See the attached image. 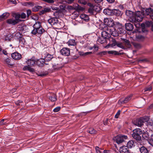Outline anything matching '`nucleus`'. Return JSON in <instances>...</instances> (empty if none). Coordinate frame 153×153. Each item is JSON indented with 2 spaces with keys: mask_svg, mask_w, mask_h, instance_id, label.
<instances>
[{
  "mask_svg": "<svg viewBox=\"0 0 153 153\" xmlns=\"http://www.w3.org/2000/svg\"><path fill=\"white\" fill-rule=\"evenodd\" d=\"M117 46L118 47H120L122 49L124 48V47L123 46L121 43H118L117 44Z\"/></svg>",
  "mask_w": 153,
  "mask_h": 153,
  "instance_id": "603ef678",
  "label": "nucleus"
},
{
  "mask_svg": "<svg viewBox=\"0 0 153 153\" xmlns=\"http://www.w3.org/2000/svg\"><path fill=\"white\" fill-rule=\"evenodd\" d=\"M141 118L143 123L145 122H148L149 121V118L148 117H144Z\"/></svg>",
  "mask_w": 153,
  "mask_h": 153,
  "instance_id": "58836bf2",
  "label": "nucleus"
},
{
  "mask_svg": "<svg viewBox=\"0 0 153 153\" xmlns=\"http://www.w3.org/2000/svg\"><path fill=\"white\" fill-rule=\"evenodd\" d=\"M27 65L25 66L23 68L24 71H28L30 72L35 71V70L32 67L36 65V60L34 58H32L26 61Z\"/></svg>",
  "mask_w": 153,
  "mask_h": 153,
  "instance_id": "f03ea898",
  "label": "nucleus"
},
{
  "mask_svg": "<svg viewBox=\"0 0 153 153\" xmlns=\"http://www.w3.org/2000/svg\"><path fill=\"white\" fill-rule=\"evenodd\" d=\"M136 38L137 40L138 41H142L144 39V37L141 35H136Z\"/></svg>",
  "mask_w": 153,
  "mask_h": 153,
  "instance_id": "72a5a7b5",
  "label": "nucleus"
},
{
  "mask_svg": "<svg viewBox=\"0 0 153 153\" xmlns=\"http://www.w3.org/2000/svg\"><path fill=\"white\" fill-rule=\"evenodd\" d=\"M141 153H149L148 149L144 146H142L140 149Z\"/></svg>",
  "mask_w": 153,
  "mask_h": 153,
  "instance_id": "a878e982",
  "label": "nucleus"
},
{
  "mask_svg": "<svg viewBox=\"0 0 153 153\" xmlns=\"http://www.w3.org/2000/svg\"><path fill=\"white\" fill-rule=\"evenodd\" d=\"M74 0H66V2L69 4H71L73 2Z\"/></svg>",
  "mask_w": 153,
  "mask_h": 153,
  "instance_id": "6e6d98bb",
  "label": "nucleus"
},
{
  "mask_svg": "<svg viewBox=\"0 0 153 153\" xmlns=\"http://www.w3.org/2000/svg\"><path fill=\"white\" fill-rule=\"evenodd\" d=\"M11 57L14 59L16 60H19L22 58V56L18 52H14L11 54Z\"/></svg>",
  "mask_w": 153,
  "mask_h": 153,
  "instance_id": "4468645a",
  "label": "nucleus"
},
{
  "mask_svg": "<svg viewBox=\"0 0 153 153\" xmlns=\"http://www.w3.org/2000/svg\"><path fill=\"white\" fill-rule=\"evenodd\" d=\"M119 32L116 30H115L114 28H110V35H111L114 37H117L118 36Z\"/></svg>",
  "mask_w": 153,
  "mask_h": 153,
  "instance_id": "a211bd4d",
  "label": "nucleus"
},
{
  "mask_svg": "<svg viewBox=\"0 0 153 153\" xmlns=\"http://www.w3.org/2000/svg\"><path fill=\"white\" fill-rule=\"evenodd\" d=\"M80 17L82 19H83L85 21H88L89 19L88 16L85 14H82L80 16Z\"/></svg>",
  "mask_w": 153,
  "mask_h": 153,
  "instance_id": "cd10ccee",
  "label": "nucleus"
},
{
  "mask_svg": "<svg viewBox=\"0 0 153 153\" xmlns=\"http://www.w3.org/2000/svg\"><path fill=\"white\" fill-rule=\"evenodd\" d=\"M101 35L104 38H109L110 36V28L107 27H104L102 30Z\"/></svg>",
  "mask_w": 153,
  "mask_h": 153,
  "instance_id": "20e7f679",
  "label": "nucleus"
},
{
  "mask_svg": "<svg viewBox=\"0 0 153 153\" xmlns=\"http://www.w3.org/2000/svg\"><path fill=\"white\" fill-rule=\"evenodd\" d=\"M4 39L6 41H10V38L8 35H6L5 36Z\"/></svg>",
  "mask_w": 153,
  "mask_h": 153,
  "instance_id": "3c124183",
  "label": "nucleus"
},
{
  "mask_svg": "<svg viewBox=\"0 0 153 153\" xmlns=\"http://www.w3.org/2000/svg\"><path fill=\"white\" fill-rule=\"evenodd\" d=\"M42 57L44 58L45 61H49L53 58V55L48 53L46 52H43L42 54Z\"/></svg>",
  "mask_w": 153,
  "mask_h": 153,
  "instance_id": "6e6552de",
  "label": "nucleus"
},
{
  "mask_svg": "<svg viewBox=\"0 0 153 153\" xmlns=\"http://www.w3.org/2000/svg\"><path fill=\"white\" fill-rule=\"evenodd\" d=\"M132 94H131L126 97L123 101V103H126L128 101L130 100L131 99V98L132 97Z\"/></svg>",
  "mask_w": 153,
  "mask_h": 153,
  "instance_id": "473e14b6",
  "label": "nucleus"
},
{
  "mask_svg": "<svg viewBox=\"0 0 153 153\" xmlns=\"http://www.w3.org/2000/svg\"><path fill=\"white\" fill-rule=\"evenodd\" d=\"M125 13L129 21L133 23L142 21L144 17L143 13L140 11H137L134 14L131 11L127 10Z\"/></svg>",
  "mask_w": 153,
  "mask_h": 153,
  "instance_id": "f257e3e1",
  "label": "nucleus"
},
{
  "mask_svg": "<svg viewBox=\"0 0 153 153\" xmlns=\"http://www.w3.org/2000/svg\"><path fill=\"white\" fill-rule=\"evenodd\" d=\"M124 41L127 47L130 48L131 47V44L130 42L128 40L124 39Z\"/></svg>",
  "mask_w": 153,
  "mask_h": 153,
  "instance_id": "e433bc0d",
  "label": "nucleus"
},
{
  "mask_svg": "<svg viewBox=\"0 0 153 153\" xmlns=\"http://www.w3.org/2000/svg\"><path fill=\"white\" fill-rule=\"evenodd\" d=\"M9 15L10 14L8 13H3L0 16V22L6 19L9 16Z\"/></svg>",
  "mask_w": 153,
  "mask_h": 153,
  "instance_id": "aec40b11",
  "label": "nucleus"
},
{
  "mask_svg": "<svg viewBox=\"0 0 153 153\" xmlns=\"http://www.w3.org/2000/svg\"><path fill=\"white\" fill-rule=\"evenodd\" d=\"M133 45L134 47L136 48L139 49L141 47V45L137 43H134Z\"/></svg>",
  "mask_w": 153,
  "mask_h": 153,
  "instance_id": "79ce46f5",
  "label": "nucleus"
},
{
  "mask_svg": "<svg viewBox=\"0 0 153 153\" xmlns=\"http://www.w3.org/2000/svg\"><path fill=\"white\" fill-rule=\"evenodd\" d=\"M59 12L56 11L55 13H54V14L55 16H56V17H58V15L59 14Z\"/></svg>",
  "mask_w": 153,
  "mask_h": 153,
  "instance_id": "774afa93",
  "label": "nucleus"
},
{
  "mask_svg": "<svg viewBox=\"0 0 153 153\" xmlns=\"http://www.w3.org/2000/svg\"><path fill=\"white\" fill-rule=\"evenodd\" d=\"M45 2H47L50 4H53L54 2L53 0H42Z\"/></svg>",
  "mask_w": 153,
  "mask_h": 153,
  "instance_id": "a18cd8bd",
  "label": "nucleus"
},
{
  "mask_svg": "<svg viewBox=\"0 0 153 153\" xmlns=\"http://www.w3.org/2000/svg\"><path fill=\"white\" fill-rule=\"evenodd\" d=\"M134 123L135 125L140 127L143 125V123L142 118L140 117L134 121Z\"/></svg>",
  "mask_w": 153,
  "mask_h": 153,
  "instance_id": "2eb2a0df",
  "label": "nucleus"
},
{
  "mask_svg": "<svg viewBox=\"0 0 153 153\" xmlns=\"http://www.w3.org/2000/svg\"><path fill=\"white\" fill-rule=\"evenodd\" d=\"M104 22L105 24L107 25L109 28L114 27L115 23L113 19H109L108 18L105 19L104 20Z\"/></svg>",
  "mask_w": 153,
  "mask_h": 153,
  "instance_id": "0eeeda50",
  "label": "nucleus"
},
{
  "mask_svg": "<svg viewBox=\"0 0 153 153\" xmlns=\"http://www.w3.org/2000/svg\"><path fill=\"white\" fill-rule=\"evenodd\" d=\"M127 137L126 135H120L117 137L116 139V142L117 144L121 143L124 141L125 139H126Z\"/></svg>",
  "mask_w": 153,
  "mask_h": 153,
  "instance_id": "9d476101",
  "label": "nucleus"
},
{
  "mask_svg": "<svg viewBox=\"0 0 153 153\" xmlns=\"http://www.w3.org/2000/svg\"><path fill=\"white\" fill-rule=\"evenodd\" d=\"M78 2L84 5L87 4V2L84 0H79Z\"/></svg>",
  "mask_w": 153,
  "mask_h": 153,
  "instance_id": "37998d69",
  "label": "nucleus"
},
{
  "mask_svg": "<svg viewBox=\"0 0 153 153\" xmlns=\"http://www.w3.org/2000/svg\"><path fill=\"white\" fill-rule=\"evenodd\" d=\"M60 53L65 56H68L70 55V51L69 49L66 48H62L60 51Z\"/></svg>",
  "mask_w": 153,
  "mask_h": 153,
  "instance_id": "9b49d317",
  "label": "nucleus"
},
{
  "mask_svg": "<svg viewBox=\"0 0 153 153\" xmlns=\"http://www.w3.org/2000/svg\"><path fill=\"white\" fill-rule=\"evenodd\" d=\"M3 53L5 55H7L8 53L7 51L4 50H3Z\"/></svg>",
  "mask_w": 153,
  "mask_h": 153,
  "instance_id": "338daca9",
  "label": "nucleus"
},
{
  "mask_svg": "<svg viewBox=\"0 0 153 153\" xmlns=\"http://www.w3.org/2000/svg\"><path fill=\"white\" fill-rule=\"evenodd\" d=\"M125 25L126 28L128 31H130L132 30L134 27L133 25L130 23H126Z\"/></svg>",
  "mask_w": 153,
  "mask_h": 153,
  "instance_id": "4be33fe9",
  "label": "nucleus"
},
{
  "mask_svg": "<svg viewBox=\"0 0 153 153\" xmlns=\"http://www.w3.org/2000/svg\"><path fill=\"white\" fill-rule=\"evenodd\" d=\"M92 53V52H88L85 53V56L88 55V54H91Z\"/></svg>",
  "mask_w": 153,
  "mask_h": 153,
  "instance_id": "0e129e2a",
  "label": "nucleus"
},
{
  "mask_svg": "<svg viewBox=\"0 0 153 153\" xmlns=\"http://www.w3.org/2000/svg\"><path fill=\"white\" fill-rule=\"evenodd\" d=\"M123 27H124L122 26V25L118 22H115L114 27V30L118 31L120 34L123 33L124 32V30H123Z\"/></svg>",
  "mask_w": 153,
  "mask_h": 153,
  "instance_id": "423d86ee",
  "label": "nucleus"
},
{
  "mask_svg": "<svg viewBox=\"0 0 153 153\" xmlns=\"http://www.w3.org/2000/svg\"><path fill=\"white\" fill-rule=\"evenodd\" d=\"M149 143L153 147V134L151 135L150 139L149 140Z\"/></svg>",
  "mask_w": 153,
  "mask_h": 153,
  "instance_id": "c9c22d12",
  "label": "nucleus"
},
{
  "mask_svg": "<svg viewBox=\"0 0 153 153\" xmlns=\"http://www.w3.org/2000/svg\"><path fill=\"white\" fill-rule=\"evenodd\" d=\"M97 41L98 42H99L101 44H103L105 42L106 39L103 38V37H100L98 39Z\"/></svg>",
  "mask_w": 153,
  "mask_h": 153,
  "instance_id": "c756f323",
  "label": "nucleus"
},
{
  "mask_svg": "<svg viewBox=\"0 0 153 153\" xmlns=\"http://www.w3.org/2000/svg\"><path fill=\"white\" fill-rule=\"evenodd\" d=\"M100 8L97 6H94L93 7H90L88 10V12L91 15H93L96 12L100 11Z\"/></svg>",
  "mask_w": 153,
  "mask_h": 153,
  "instance_id": "1a4fd4ad",
  "label": "nucleus"
},
{
  "mask_svg": "<svg viewBox=\"0 0 153 153\" xmlns=\"http://www.w3.org/2000/svg\"><path fill=\"white\" fill-rule=\"evenodd\" d=\"M145 14L146 15L150 16L151 17L153 15V7L146 9L145 10Z\"/></svg>",
  "mask_w": 153,
  "mask_h": 153,
  "instance_id": "6ab92c4d",
  "label": "nucleus"
},
{
  "mask_svg": "<svg viewBox=\"0 0 153 153\" xmlns=\"http://www.w3.org/2000/svg\"><path fill=\"white\" fill-rule=\"evenodd\" d=\"M60 107H58L55 108L53 110L54 112H57L59 111L60 110Z\"/></svg>",
  "mask_w": 153,
  "mask_h": 153,
  "instance_id": "de8ad7c7",
  "label": "nucleus"
},
{
  "mask_svg": "<svg viewBox=\"0 0 153 153\" xmlns=\"http://www.w3.org/2000/svg\"><path fill=\"white\" fill-rule=\"evenodd\" d=\"M88 131L89 133L91 134H95L96 132V131H95L94 129L93 128H89Z\"/></svg>",
  "mask_w": 153,
  "mask_h": 153,
  "instance_id": "f704fd0d",
  "label": "nucleus"
},
{
  "mask_svg": "<svg viewBox=\"0 0 153 153\" xmlns=\"http://www.w3.org/2000/svg\"><path fill=\"white\" fill-rule=\"evenodd\" d=\"M67 9L68 11H71L75 10V8L71 6H68L67 7Z\"/></svg>",
  "mask_w": 153,
  "mask_h": 153,
  "instance_id": "a19ab883",
  "label": "nucleus"
},
{
  "mask_svg": "<svg viewBox=\"0 0 153 153\" xmlns=\"http://www.w3.org/2000/svg\"><path fill=\"white\" fill-rule=\"evenodd\" d=\"M72 17V19H75L78 17L79 16V13L76 11H74L71 15Z\"/></svg>",
  "mask_w": 153,
  "mask_h": 153,
  "instance_id": "2f4dec72",
  "label": "nucleus"
},
{
  "mask_svg": "<svg viewBox=\"0 0 153 153\" xmlns=\"http://www.w3.org/2000/svg\"><path fill=\"white\" fill-rule=\"evenodd\" d=\"M9 1L10 2L12 3L13 4H17V2L16 0H9Z\"/></svg>",
  "mask_w": 153,
  "mask_h": 153,
  "instance_id": "bf43d9fd",
  "label": "nucleus"
},
{
  "mask_svg": "<svg viewBox=\"0 0 153 153\" xmlns=\"http://www.w3.org/2000/svg\"><path fill=\"white\" fill-rule=\"evenodd\" d=\"M19 22V21L17 19H8L7 20V22L8 24H11L14 25L17 24Z\"/></svg>",
  "mask_w": 153,
  "mask_h": 153,
  "instance_id": "f3484780",
  "label": "nucleus"
},
{
  "mask_svg": "<svg viewBox=\"0 0 153 153\" xmlns=\"http://www.w3.org/2000/svg\"><path fill=\"white\" fill-rule=\"evenodd\" d=\"M77 6L75 8V10L76 11H77L78 13L80 12L81 11H83L84 10V8L82 7L78 4H77Z\"/></svg>",
  "mask_w": 153,
  "mask_h": 153,
  "instance_id": "c85d7f7f",
  "label": "nucleus"
},
{
  "mask_svg": "<svg viewBox=\"0 0 153 153\" xmlns=\"http://www.w3.org/2000/svg\"><path fill=\"white\" fill-rule=\"evenodd\" d=\"M152 89V87H150L149 88H147L145 89V91H150Z\"/></svg>",
  "mask_w": 153,
  "mask_h": 153,
  "instance_id": "69168bd1",
  "label": "nucleus"
},
{
  "mask_svg": "<svg viewBox=\"0 0 153 153\" xmlns=\"http://www.w3.org/2000/svg\"><path fill=\"white\" fill-rule=\"evenodd\" d=\"M153 22L151 21H147L145 22V25L147 27H149L152 25Z\"/></svg>",
  "mask_w": 153,
  "mask_h": 153,
  "instance_id": "ea45409f",
  "label": "nucleus"
},
{
  "mask_svg": "<svg viewBox=\"0 0 153 153\" xmlns=\"http://www.w3.org/2000/svg\"><path fill=\"white\" fill-rule=\"evenodd\" d=\"M95 150L97 153H101L100 151V149L98 146L95 147Z\"/></svg>",
  "mask_w": 153,
  "mask_h": 153,
  "instance_id": "8fccbe9b",
  "label": "nucleus"
},
{
  "mask_svg": "<svg viewBox=\"0 0 153 153\" xmlns=\"http://www.w3.org/2000/svg\"><path fill=\"white\" fill-rule=\"evenodd\" d=\"M33 30H37L38 28L42 27L41 23L40 22H36L33 25Z\"/></svg>",
  "mask_w": 153,
  "mask_h": 153,
  "instance_id": "393cba45",
  "label": "nucleus"
},
{
  "mask_svg": "<svg viewBox=\"0 0 153 153\" xmlns=\"http://www.w3.org/2000/svg\"><path fill=\"white\" fill-rule=\"evenodd\" d=\"M45 30L42 27H40V28L37 29V30H33L31 32L32 34L33 35H35L37 33L39 34H42L44 32Z\"/></svg>",
  "mask_w": 153,
  "mask_h": 153,
  "instance_id": "f8f14e48",
  "label": "nucleus"
},
{
  "mask_svg": "<svg viewBox=\"0 0 153 153\" xmlns=\"http://www.w3.org/2000/svg\"><path fill=\"white\" fill-rule=\"evenodd\" d=\"M87 4L88 6L90 7H93L94 6H95L93 4L91 3H88Z\"/></svg>",
  "mask_w": 153,
  "mask_h": 153,
  "instance_id": "4d7b16f0",
  "label": "nucleus"
},
{
  "mask_svg": "<svg viewBox=\"0 0 153 153\" xmlns=\"http://www.w3.org/2000/svg\"><path fill=\"white\" fill-rule=\"evenodd\" d=\"M142 133V131L140 129L137 128L133 130V133L132 134L133 138L137 140L140 141L141 140V137L140 135Z\"/></svg>",
  "mask_w": 153,
  "mask_h": 153,
  "instance_id": "7ed1b4c3",
  "label": "nucleus"
},
{
  "mask_svg": "<svg viewBox=\"0 0 153 153\" xmlns=\"http://www.w3.org/2000/svg\"><path fill=\"white\" fill-rule=\"evenodd\" d=\"M120 153H128L129 150L126 146H123L120 147Z\"/></svg>",
  "mask_w": 153,
  "mask_h": 153,
  "instance_id": "dca6fc26",
  "label": "nucleus"
},
{
  "mask_svg": "<svg viewBox=\"0 0 153 153\" xmlns=\"http://www.w3.org/2000/svg\"><path fill=\"white\" fill-rule=\"evenodd\" d=\"M79 54L80 56H85V53L83 52H79Z\"/></svg>",
  "mask_w": 153,
  "mask_h": 153,
  "instance_id": "680f3d73",
  "label": "nucleus"
},
{
  "mask_svg": "<svg viewBox=\"0 0 153 153\" xmlns=\"http://www.w3.org/2000/svg\"><path fill=\"white\" fill-rule=\"evenodd\" d=\"M121 111L120 110H119L116 113V114L115 115L114 117L116 118H118L120 114Z\"/></svg>",
  "mask_w": 153,
  "mask_h": 153,
  "instance_id": "c03bdc74",
  "label": "nucleus"
},
{
  "mask_svg": "<svg viewBox=\"0 0 153 153\" xmlns=\"http://www.w3.org/2000/svg\"><path fill=\"white\" fill-rule=\"evenodd\" d=\"M5 120H6L3 119L0 121V124L1 125H5L6 124V123H4Z\"/></svg>",
  "mask_w": 153,
  "mask_h": 153,
  "instance_id": "5fc2aeb1",
  "label": "nucleus"
},
{
  "mask_svg": "<svg viewBox=\"0 0 153 153\" xmlns=\"http://www.w3.org/2000/svg\"><path fill=\"white\" fill-rule=\"evenodd\" d=\"M22 101L20 100H18V101H17V102H16V104L17 105H19V103H22Z\"/></svg>",
  "mask_w": 153,
  "mask_h": 153,
  "instance_id": "e2e57ef3",
  "label": "nucleus"
},
{
  "mask_svg": "<svg viewBox=\"0 0 153 153\" xmlns=\"http://www.w3.org/2000/svg\"><path fill=\"white\" fill-rule=\"evenodd\" d=\"M135 146L134 141L132 140H130L128 141L127 144L126 146L128 148H131Z\"/></svg>",
  "mask_w": 153,
  "mask_h": 153,
  "instance_id": "b1692460",
  "label": "nucleus"
},
{
  "mask_svg": "<svg viewBox=\"0 0 153 153\" xmlns=\"http://www.w3.org/2000/svg\"><path fill=\"white\" fill-rule=\"evenodd\" d=\"M142 137L144 139L148 140L149 142V140L150 139V137L148 132L146 131L143 133L142 134Z\"/></svg>",
  "mask_w": 153,
  "mask_h": 153,
  "instance_id": "412c9836",
  "label": "nucleus"
},
{
  "mask_svg": "<svg viewBox=\"0 0 153 153\" xmlns=\"http://www.w3.org/2000/svg\"><path fill=\"white\" fill-rule=\"evenodd\" d=\"M48 22L51 25H54L59 24L58 19L56 18H52L49 19L48 20Z\"/></svg>",
  "mask_w": 153,
  "mask_h": 153,
  "instance_id": "ddd939ff",
  "label": "nucleus"
},
{
  "mask_svg": "<svg viewBox=\"0 0 153 153\" xmlns=\"http://www.w3.org/2000/svg\"><path fill=\"white\" fill-rule=\"evenodd\" d=\"M5 62L7 64H8V65H12L10 63V59H9L8 58H7L5 60Z\"/></svg>",
  "mask_w": 153,
  "mask_h": 153,
  "instance_id": "49530a36",
  "label": "nucleus"
},
{
  "mask_svg": "<svg viewBox=\"0 0 153 153\" xmlns=\"http://www.w3.org/2000/svg\"><path fill=\"white\" fill-rule=\"evenodd\" d=\"M25 26H19L18 27V28H19V30L24 31V29L25 28Z\"/></svg>",
  "mask_w": 153,
  "mask_h": 153,
  "instance_id": "09e8293b",
  "label": "nucleus"
},
{
  "mask_svg": "<svg viewBox=\"0 0 153 153\" xmlns=\"http://www.w3.org/2000/svg\"><path fill=\"white\" fill-rule=\"evenodd\" d=\"M109 11L111 14L118 16L120 13V11L118 10L114 9L112 10H109V9H105L104 10V13L108 15H109L111 14L110 13Z\"/></svg>",
  "mask_w": 153,
  "mask_h": 153,
  "instance_id": "39448f33",
  "label": "nucleus"
},
{
  "mask_svg": "<svg viewBox=\"0 0 153 153\" xmlns=\"http://www.w3.org/2000/svg\"><path fill=\"white\" fill-rule=\"evenodd\" d=\"M88 112H81V113L79 114H78V116H80L82 115H85L87 113H88Z\"/></svg>",
  "mask_w": 153,
  "mask_h": 153,
  "instance_id": "864d4df0",
  "label": "nucleus"
},
{
  "mask_svg": "<svg viewBox=\"0 0 153 153\" xmlns=\"http://www.w3.org/2000/svg\"><path fill=\"white\" fill-rule=\"evenodd\" d=\"M27 16H29L30 15L31 13V10H28L27 11Z\"/></svg>",
  "mask_w": 153,
  "mask_h": 153,
  "instance_id": "13d9d810",
  "label": "nucleus"
},
{
  "mask_svg": "<svg viewBox=\"0 0 153 153\" xmlns=\"http://www.w3.org/2000/svg\"><path fill=\"white\" fill-rule=\"evenodd\" d=\"M49 99L51 101L55 102L56 100V96L55 94H54L52 96L49 97Z\"/></svg>",
  "mask_w": 153,
  "mask_h": 153,
  "instance_id": "7c9ffc66",
  "label": "nucleus"
},
{
  "mask_svg": "<svg viewBox=\"0 0 153 153\" xmlns=\"http://www.w3.org/2000/svg\"><path fill=\"white\" fill-rule=\"evenodd\" d=\"M67 44L68 46H74L76 45V43L75 40L73 39H70L67 43Z\"/></svg>",
  "mask_w": 153,
  "mask_h": 153,
  "instance_id": "bb28decb",
  "label": "nucleus"
},
{
  "mask_svg": "<svg viewBox=\"0 0 153 153\" xmlns=\"http://www.w3.org/2000/svg\"><path fill=\"white\" fill-rule=\"evenodd\" d=\"M20 16L22 18L25 19L26 18V15L25 13H23L21 14V15L20 14H17L16 17L17 18H19Z\"/></svg>",
  "mask_w": 153,
  "mask_h": 153,
  "instance_id": "4c0bfd02",
  "label": "nucleus"
},
{
  "mask_svg": "<svg viewBox=\"0 0 153 153\" xmlns=\"http://www.w3.org/2000/svg\"><path fill=\"white\" fill-rule=\"evenodd\" d=\"M45 61L43 58L36 60V65L37 64L39 66H42L45 63Z\"/></svg>",
  "mask_w": 153,
  "mask_h": 153,
  "instance_id": "5701e85b",
  "label": "nucleus"
},
{
  "mask_svg": "<svg viewBox=\"0 0 153 153\" xmlns=\"http://www.w3.org/2000/svg\"><path fill=\"white\" fill-rule=\"evenodd\" d=\"M95 2L97 3H99L101 2L103 0H94Z\"/></svg>",
  "mask_w": 153,
  "mask_h": 153,
  "instance_id": "052dcab7",
  "label": "nucleus"
}]
</instances>
